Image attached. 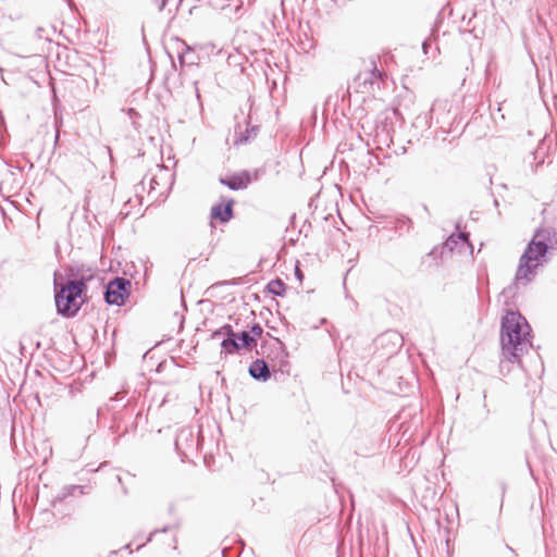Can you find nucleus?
<instances>
[{
    "instance_id": "obj_36",
    "label": "nucleus",
    "mask_w": 557,
    "mask_h": 557,
    "mask_svg": "<svg viewBox=\"0 0 557 557\" xmlns=\"http://www.w3.org/2000/svg\"><path fill=\"white\" fill-rule=\"evenodd\" d=\"M325 5L336 3V0H322Z\"/></svg>"
},
{
    "instance_id": "obj_4",
    "label": "nucleus",
    "mask_w": 557,
    "mask_h": 557,
    "mask_svg": "<svg viewBox=\"0 0 557 557\" xmlns=\"http://www.w3.org/2000/svg\"><path fill=\"white\" fill-rule=\"evenodd\" d=\"M384 77L385 74L377 69L375 61L371 60V69L358 73L349 88L366 96H373L384 85Z\"/></svg>"
},
{
    "instance_id": "obj_27",
    "label": "nucleus",
    "mask_w": 557,
    "mask_h": 557,
    "mask_svg": "<svg viewBox=\"0 0 557 557\" xmlns=\"http://www.w3.org/2000/svg\"><path fill=\"white\" fill-rule=\"evenodd\" d=\"M295 276L296 278L301 283L302 280H304V273L302 271L300 270L299 268V264L297 263L296 267H295Z\"/></svg>"
},
{
    "instance_id": "obj_7",
    "label": "nucleus",
    "mask_w": 557,
    "mask_h": 557,
    "mask_svg": "<svg viewBox=\"0 0 557 557\" xmlns=\"http://www.w3.org/2000/svg\"><path fill=\"white\" fill-rule=\"evenodd\" d=\"M398 111L393 110L392 112H386L379 116L374 129V137L377 145L389 147L393 143V134L395 132L394 117H396Z\"/></svg>"
},
{
    "instance_id": "obj_10",
    "label": "nucleus",
    "mask_w": 557,
    "mask_h": 557,
    "mask_svg": "<svg viewBox=\"0 0 557 557\" xmlns=\"http://www.w3.org/2000/svg\"><path fill=\"white\" fill-rule=\"evenodd\" d=\"M219 182L232 190H240L245 189L251 183V176L250 173L245 170L230 177H220Z\"/></svg>"
},
{
    "instance_id": "obj_14",
    "label": "nucleus",
    "mask_w": 557,
    "mask_h": 557,
    "mask_svg": "<svg viewBox=\"0 0 557 557\" xmlns=\"http://www.w3.org/2000/svg\"><path fill=\"white\" fill-rule=\"evenodd\" d=\"M437 111L436 104H434L430 111L431 114H435ZM433 115H429L428 113H421L416 116L412 122V128L416 131V136H424V133L428 132L431 127V119Z\"/></svg>"
},
{
    "instance_id": "obj_16",
    "label": "nucleus",
    "mask_w": 557,
    "mask_h": 557,
    "mask_svg": "<svg viewBox=\"0 0 557 557\" xmlns=\"http://www.w3.org/2000/svg\"><path fill=\"white\" fill-rule=\"evenodd\" d=\"M180 44L183 46V49L178 51V61L180 64L183 65H194L196 64L197 55L191 50L190 47L186 45L185 41L181 40Z\"/></svg>"
},
{
    "instance_id": "obj_17",
    "label": "nucleus",
    "mask_w": 557,
    "mask_h": 557,
    "mask_svg": "<svg viewBox=\"0 0 557 557\" xmlns=\"http://www.w3.org/2000/svg\"><path fill=\"white\" fill-rule=\"evenodd\" d=\"M273 341H274L273 346H274V349L276 350L275 359H277L280 370L283 372L284 369L286 367H288V361H287L288 352H287L286 347L283 344V342H281L276 337H273Z\"/></svg>"
},
{
    "instance_id": "obj_1",
    "label": "nucleus",
    "mask_w": 557,
    "mask_h": 557,
    "mask_svg": "<svg viewBox=\"0 0 557 557\" xmlns=\"http://www.w3.org/2000/svg\"><path fill=\"white\" fill-rule=\"evenodd\" d=\"M554 244H557V232L554 228L536 231L520 257L513 282L502 292L504 297L515 298L519 285L525 286L532 282L535 276L534 270L540 265V260L546 256L550 248H554Z\"/></svg>"
},
{
    "instance_id": "obj_23",
    "label": "nucleus",
    "mask_w": 557,
    "mask_h": 557,
    "mask_svg": "<svg viewBox=\"0 0 557 557\" xmlns=\"http://www.w3.org/2000/svg\"><path fill=\"white\" fill-rule=\"evenodd\" d=\"M248 332L251 336H255V339L257 341V338L263 334V329L259 323H253Z\"/></svg>"
},
{
    "instance_id": "obj_21",
    "label": "nucleus",
    "mask_w": 557,
    "mask_h": 557,
    "mask_svg": "<svg viewBox=\"0 0 557 557\" xmlns=\"http://www.w3.org/2000/svg\"><path fill=\"white\" fill-rule=\"evenodd\" d=\"M259 132V126L253 125L249 128H246L244 132H239L238 136L235 138V145L247 144L251 138L256 137Z\"/></svg>"
},
{
    "instance_id": "obj_34",
    "label": "nucleus",
    "mask_w": 557,
    "mask_h": 557,
    "mask_svg": "<svg viewBox=\"0 0 557 557\" xmlns=\"http://www.w3.org/2000/svg\"><path fill=\"white\" fill-rule=\"evenodd\" d=\"M71 10H75V3L73 0H65Z\"/></svg>"
},
{
    "instance_id": "obj_6",
    "label": "nucleus",
    "mask_w": 557,
    "mask_h": 557,
    "mask_svg": "<svg viewBox=\"0 0 557 557\" xmlns=\"http://www.w3.org/2000/svg\"><path fill=\"white\" fill-rule=\"evenodd\" d=\"M131 281L116 276L104 287L103 298L110 306H123L131 294Z\"/></svg>"
},
{
    "instance_id": "obj_2",
    "label": "nucleus",
    "mask_w": 557,
    "mask_h": 557,
    "mask_svg": "<svg viewBox=\"0 0 557 557\" xmlns=\"http://www.w3.org/2000/svg\"><path fill=\"white\" fill-rule=\"evenodd\" d=\"M530 334L527 319L519 311L507 310L500 322L502 368L504 362L521 364V357L532 346Z\"/></svg>"
},
{
    "instance_id": "obj_11",
    "label": "nucleus",
    "mask_w": 557,
    "mask_h": 557,
    "mask_svg": "<svg viewBox=\"0 0 557 557\" xmlns=\"http://www.w3.org/2000/svg\"><path fill=\"white\" fill-rule=\"evenodd\" d=\"M249 375L259 382H267L271 377V370L264 359L253 360L248 368Z\"/></svg>"
},
{
    "instance_id": "obj_12",
    "label": "nucleus",
    "mask_w": 557,
    "mask_h": 557,
    "mask_svg": "<svg viewBox=\"0 0 557 557\" xmlns=\"http://www.w3.org/2000/svg\"><path fill=\"white\" fill-rule=\"evenodd\" d=\"M87 486L85 485H65L61 491L52 498L51 506L55 507L58 503H62L67 497H77L87 494Z\"/></svg>"
},
{
    "instance_id": "obj_29",
    "label": "nucleus",
    "mask_w": 557,
    "mask_h": 557,
    "mask_svg": "<svg viewBox=\"0 0 557 557\" xmlns=\"http://www.w3.org/2000/svg\"><path fill=\"white\" fill-rule=\"evenodd\" d=\"M41 513L46 516V518H45V520H46V521H50V520H51V518H53V513H52V512H50V511H49V510H47V509H46V510H42V512H41Z\"/></svg>"
},
{
    "instance_id": "obj_15",
    "label": "nucleus",
    "mask_w": 557,
    "mask_h": 557,
    "mask_svg": "<svg viewBox=\"0 0 557 557\" xmlns=\"http://www.w3.org/2000/svg\"><path fill=\"white\" fill-rule=\"evenodd\" d=\"M221 332L223 334V339L221 342V348L225 352L227 348H236L237 345L235 344V335L237 332L233 330V326L231 324H224L220 327Z\"/></svg>"
},
{
    "instance_id": "obj_26",
    "label": "nucleus",
    "mask_w": 557,
    "mask_h": 557,
    "mask_svg": "<svg viewBox=\"0 0 557 557\" xmlns=\"http://www.w3.org/2000/svg\"><path fill=\"white\" fill-rule=\"evenodd\" d=\"M152 2L159 11L164 10V8L169 4V0H152Z\"/></svg>"
},
{
    "instance_id": "obj_8",
    "label": "nucleus",
    "mask_w": 557,
    "mask_h": 557,
    "mask_svg": "<svg viewBox=\"0 0 557 557\" xmlns=\"http://www.w3.org/2000/svg\"><path fill=\"white\" fill-rule=\"evenodd\" d=\"M396 420L399 422V430H401L404 434L411 432V430H417L422 423V417L418 413V408L414 406L404 408L396 416Z\"/></svg>"
},
{
    "instance_id": "obj_5",
    "label": "nucleus",
    "mask_w": 557,
    "mask_h": 557,
    "mask_svg": "<svg viewBox=\"0 0 557 557\" xmlns=\"http://www.w3.org/2000/svg\"><path fill=\"white\" fill-rule=\"evenodd\" d=\"M201 428L196 431L194 426L182 428L175 437V449L182 459H189L198 453L202 444Z\"/></svg>"
},
{
    "instance_id": "obj_30",
    "label": "nucleus",
    "mask_w": 557,
    "mask_h": 557,
    "mask_svg": "<svg viewBox=\"0 0 557 557\" xmlns=\"http://www.w3.org/2000/svg\"><path fill=\"white\" fill-rule=\"evenodd\" d=\"M429 47H430V42H429V40L426 39V40H424V41L422 42V49H423L424 54H426V53H428V49H429Z\"/></svg>"
},
{
    "instance_id": "obj_25",
    "label": "nucleus",
    "mask_w": 557,
    "mask_h": 557,
    "mask_svg": "<svg viewBox=\"0 0 557 557\" xmlns=\"http://www.w3.org/2000/svg\"><path fill=\"white\" fill-rule=\"evenodd\" d=\"M172 529L171 525H164L162 529H156L149 533L146 542H150L157 533H165Z\"/></svg>"
},
{
    "instance_id": "obj_41",
    "label": "nucleus",
    "mask_w": 557,
    "mask_h": 557,
    "mask_svg": "<svg viewBox=\"0 0 557 557\" xmlns=\"http://www.w3.org/2000/svg\"><path fill=\"white\" fill-rule=\"evenodd\" d=\"M307 232V228H305V225L300 228V233Z\"/></svg>"
},
{
    "instance_id": "obj_32",
    "label": "nucleus",
    "mask_w": 557,
    "mask_h": 557,
    "mask_svg": "<svg viewBox=\"0 0 557 557\" xmlns=\"http://www.w3.org/2000/svg\"><path fill=\"white\" fill-rule=\"evenodd\" d=\"M220 336H223L221 329L215 330L211 335L212 338H218Z\"/></svg>"
},
{
    "instance_id": "obj_37",
    "label": "nucleus",
    "mask_w": 557,
    "mask_h": 557,
    "mask_svg": "<svg viewBox=\"0 0 557 557\" xmlns=\"http://www.w3.org/2000/svg\"><path fill=\"white\" fill-rule=\"evenodd\" d=\"M59 138H60V133H59V131H57L55 138H54V145L58 144Z\"/></svg>"
},
{
    "instance_id": "obj_3",
    "label": "nucleus",
    "mask_w": 557,
    "mask_h": 557,
    "mask_svg": "<svg viewBox=\"0 0 557 557\" xmlns=\"http://www.w3.org/2000/svg\"><path fill=\"white\" fill-rule=\"evenodd\" d=\"M77 269L71 268L67 272V280L58 283L57 272L54 273V301L57 312L64 318H73L81 310L85 302L87 293V282L92 277L89 275H79Z\"/></svg>"
},
{
    "instance_id": "obj_13",
    "label": "nucleus",
    "mask_w": 557,
    "mask_h": 557,
    "mask_svg": "<svg viewBox=\"0 0 557 557\" xmlns=\"http://www.w3.org/2000/svg\"><path fill=\"white\" fill-rule=\"evenodd\" d=\"M234 338L237 347L227 348L225 350V354L238 352L243 348L252 349L253 347L257 346V341L255 339V336H251V334L248 331L237 332Z\"/></svg>"
},
{
    "instance_id": "obj_39",
    "label": "nucleus",
    "mask_w": 557,
    "mask_h": 557,
    "mask_svg": "<svg viewBox=\"0 0 557 557\" xmlns=\"http://www.w3.org/2000/svg\"><path fill=\"white\" fill-rule=\"evenodd\" d=\"M116 480H117V482H119L120 484H122V478H121V475H116Z\"/></svg>"
},
{
    "instance_id": "obj_31",
    "label": "nucleus",
    "mask_w": 557,
    "mask_h": 557,
    "mask_svg": "<svg viewBox=\"0 0 557 557\" xmlns=\"http://www.w3.org/2000/svg\"><path fill=\"white\" fill-rule=\"evenodd\" d=\"M175 510H176V507H175V504L171 503L168 507V512L170 515H174L175 513Z\"/></svg>"
},
{
    "instance_id": "obj_43",
    "label": "nucleus",
    "mask_w": 557,
    "mask_h": 557,
    "mask_svg": "<svg viewBox=\"0 0 557 557\" xmlns=\"http://www.w3.org/2000/svg\"><path fill=\"white\" fill-rule=\"evenodd\" d=\"M494 206H498V200L497 199L494 200Z\"/></svg>"
},
{
    "instance_id": "obj_24",
    "label": "nucleus",
    "mask_w": 557,
    "mask_h": 557,
    "mask_svg": "<svg viewBox=\"0 0 557 557\" xmlns=\"http://www.w3.org/2000/svg\"><path fill=\"white\" fill-rule=\"evenodd\" d=\"M446 251V247L444 245L434 247L430 252L429 256H432L434 258H440L444 255Z\"/></svg>"
},
{
    "instance_id": "obj_19",
    "label": "nucleus",
    "mask_w": 557,
    "mask_h": 557,
    "mask_svg": "<svg viewBox=\"0 0 557 557\" xmlns=\"http://www.w3.org/2000/svg\"><path fill=\"white\" fill-rule=\"evenodd\" d=\"M460 242L471 245L469 242V234L468 233L451 234L445 242L444 246L446 247V250L453 251L455 249V247Z\"/></svg>"
},
{
    "instance_id": "obj_20",
    "label": "nucleus",
    "mask_w": 557,
    "mask_h": 557,
    "mask_svg": "<svg viewBox=\"0 0 557 557\" xmlns=\"http://www.w3.org/2000/svg\"><path fill=\"white\" fill-rule=\"evenodd\" d=\"M393 223L395 231L398 232L399 235L409 233L412 227V221L405 215L397 216Z\"/></svg>"
},
{
    "instance_id": "obj_28",
    "label": "nucleus",
    "mask_w": 557,
    "mask_h": 557,
    "mask_svg": "<svg viewBox=\"0 0 557 557\" xmlns=\"http://www.w3.org/2000/svg\"><path fill=\"white\" fill-rule=\"evenodd\" d=\"M127 114L131 119H134V117H137L138 116V113L137 111L134 109V108H128L127 109Z\"/></svg>"
},
{
    "instance_id": "obj_35",
    "label": "nucleus",
    "mask_w": 557,
    "mask_h": 557,
    "mask_svg": "<svg viewBox=\"0 0 557 557\" xmlns=\"http://www.w3.org/2000/svg\"><path fill=\"white\" fill-rule=\"evenodd\" d=\"M183 0H169V3H175L176 10L178 9V5L182 3Z\"/></svg>"
},
{
    "instance_id": "obj_42",
    "label": "nucleus",
    "mask_w": 557,
    "mask_h": 557,
    "mask_svg": "<svg viewBox=\"0 0 557 557\" xmlns=\"http://www.w3.org/2000/svg\"><path fill=\"white\" fill-rule=\"evenodd\" d=\"M307 232V228H305V225L300 228V233Z\"/></svg>"
},
{
    "instance_id": "obj_18",
    "label": "nucleus",
    "mask_w": 557,
    "mask_h": 557,
    "mask_svg": "<svg viewBox=\"0 0 557 557\" xmlns=\"http://www.w3.org/2000/svg\"><path fill=\"white\" fill-rule=\"evenodd\" d=\"M265 288L270 294L283 297L285 295L287 286L281 278H274L267 284Z\"/></svg>"
},
{
    "instance_id": "obj_22",
    "label": "nucleus",
    "mask_w": 557,
    "mask_h": 557,
    "mask_svg": "<svg viewBox=\"0 0 557 557\" xmlns=\"http://www.w3.org/2000/svg\"><path fill=\"white\" fill-rule=\"evenodd\" d=\"M386 341L392 342L394 344V348H393V351H394V350H396V348L398 346L401 345L403 338L398 333L391 331V332H386V333L382 334L377 338V342L381 344H383Z\"/></svg>"
},
{
    "instance_id": "obj_9",
    "label": "nucleus",
    "mask_w": 557,
    "mask_h": 557,
    "mask_svg": "<svg viewBox=\"0 0 557 557\" xmlns=\"http://www.w3.org/2000/svg\"><path fill=\"white\" fill-rule=\"evenodd\" d=\"M234 200L232 198L221 197V201L211 208L210 216L221 223H226L234 216Z\"/></svg>"
},
{
    "instance_id": "obj_38",
    "label": "nucleus",
    "mask_w": 557,
    "mask_h": 557,
    "mask_svg": "<svg viewBox=\"0 0 557 557\" xmlns=\"http://www.w3.org/2000/svg\"><path fill=\"white\" fill-rule=\"evenodd\" d=\"M194 84H195V86H196V95H197V97L199 98V97H200V94H199V90H198V88H197V82H195Z\"/></svg>"
},
{
    "instance_id": "obj_33",
    "label": "nucleus",
    "mask_w": 557,
    "mask_h": 557,
    "mask_svg": "<svg viewBox=\"0 0 557 557\" xmlns=\"http://www.w3.org/2000/svg\"><path fill=\"white\" fill-rule=\"evenodd\" d=\"M71 10H75V3L73 0H65Z\"/></svg>"
},
{
    "instance_id": "obj_40",
    "label": "nucleus",
    "mask_w": 557,
    "mask_h": 557,
    "mask_svg": "<svg viewBox=\"0 0 557 557\" xmlns=\"http://www.w3.org/2000/svg\"><path fill=\"white\" fill-rule=\"evenodd\" d=\"M164 403H165V398H163V399L160 401L159 407L163 406V405H164Z\"/></svg>"
}]
</instances>
